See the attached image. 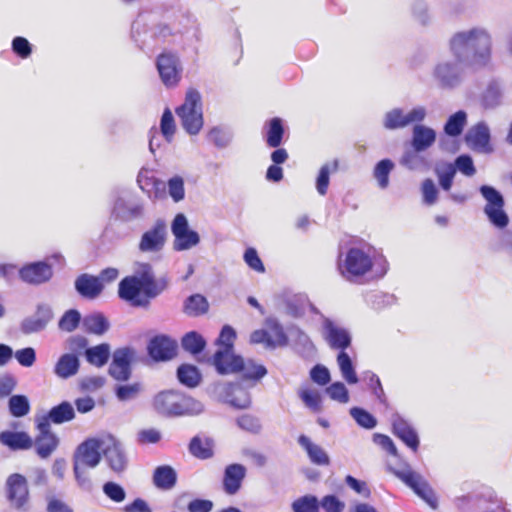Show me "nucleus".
Here are the masks:
<instances>
[{
	"instance_id": "obj_1",
	"label": "nucleus",
	"mask_w": 512,
	"mask_h": 512,
	"mask_svg": "<svg viewBox=\"0 0 512 512\" xmlns=\"http://www.w3.org/2000/svg\"><path fill=\"white\" fill-rule=\"evenodd\" d=\"M448 46L451 54L465 59L468 66L486 67L492 61L493 38L485 27L474 26L455 32Z\"/></svg>"
},
{
	"instance_id": "obj_2",
	"label": "nucleus",
	"mask_w": 512,
	"mask_h": 512,
	"mask_svg": "<svg viewBox=\"0 0 512 512\" xmlns=\"http://www.w3.org/2000/svg\"><path fill=\"white\" fill-rule=\"evenodd\" d=\"M162 289L154 281L151 266L138 264L135 275L124 278L119 284L120 298L140 306L147 303L148 298L155 297Z\"/></svg>"
},
{
	"instance_id": "obj_3",
	"label": "nucleus",
	"mask_w": 512,
	"mask_h": 512,
	"mask_svg": "<svg viewBox=\"0 0 512 512\" xmlns=\"http://www.w3.org/2000/svg\"><path fill=\"white\" fill-rule=\"evenodd\" d=\"M113 444L112 435H101L89 438L81 443L74 456V472L79 480L86 468H95L101 460L104 447Z\"/></svg>"
},
{
	"instance_id": "obj_4",
	"label": "nucleus",
	"mask_w": 512,
	"mask_h": 512,
	"mask_svg": "<svg viewBox=\"0 0 512 512\" xmlns=\"http://www.w3.org/2000/svg\"><path fill=\"white\" fill-rule=\"evenodd\" d=\"M236 338L234 329L230 326H224L217 339L218 350L216 351L213 364L220 374L234 373L240 366L241 357L233 352V343Z\"/></svg>"
},
{
	"instance_id": "obj_5",
	"label": "nucleus",
	"mask_w": 512,
	"mask_h": 512,
	"mask_svg": "<svg viewBox=\"0 0 512 512\" xmlns=\"http://www.w3.org/2000/svg\"><path fill=\"white\" fill-rule=\"evenodd\" d=\"M183 128L190 135H196L203 127L201 95L195 89L187 91L184 103L176 109Z\"/></svg>"
},
{
	"instance_id": "obj_6",
	"label": "nucleus",
	"mask_w": 512,
	"mask_h": 512,
	"mask_svg": "<svg viewBox=\"0 0 512 512\" xmlns=\"http://www.w3.org/2000/svg\"><path fill=\"white\" fill-rule=\"evenodd\" d=\"M465 65V59L452 55V58L442 59L434 66L433 77L439 86L454 88L462 81Z\"/></svg>"
},
{
	"instance_id": "obj_7",
	"label": "nucleus",
	"mask_w": 512,
	"mask_h": 512,
	"mask_svg": "<svg viewBox=\"0 0 512 512\" xmlns=\"http://www.w3.org/2000/svg\"><path fill=\"white\" fill-rule=\"evenodd\" d=\"M480 193L486 201L484 213L492 225L499 229L505 228L509 223V217L504 211V198L494 187L483 185Z\"/></svg>"
},
{
	"instance_id": "obj_8",
	"label": "nucleus",
	"mask_w": 512,
	"mask_h": 512,
	"mask_svg": "<svg viewBox=\"0 0 512 512\" xmlns=\"http://www.w3.org/2000/svg\"><path fill=\"white\" fill-rule=\"evenodd\" d=\"M171 232L174 237L173 249L186 251L196 247L200 243L198 232L190 228L187 217L178 213L171 224Z\"/></svg>"
},
{
	"instance_id": "obj_9",
	"label": "nucleus",
	"mask_w": 512,
	"mask_h": 512,
	"mask_svg": "<svg viewBox=\"0 0 512 512\" xmlns=\"http://www.w3.org/2000/svg\"><path fill=\"white\" fill-rule=\"evenodd\" d=\"M371 267L372 261L370 257L357 248L350 249L345 257L339 261V271L347 279L364 275Z\"/></svg>"
},
{
	"instance_id": "obj_10",
	"label": "nucleus",
	"mask_w": 512,
	"mask_h": 512,
	"mask_svg": "<svg viewBox=\"0 0 512 512\" xmlns=\"http://www.w3.org/2000/svg\"><path fill=\"white\" fill-rule=\"evenodd\" d=\"M157 70L162 83L167 87L176 86L182 75V66L177 55L162 53L156 61Z\"/></svg>"
},
{
	"instance_id": "obj_11",
	"label": "nucleus",
	"mask_w": 512,
	"mask_h": 512,
	"mask_svg": "<svg viewBox=\"0 0 512 512\" xmlns=\"http://www.w3.org/2000/svg\"><path fill=\"white\" fill-rule=\"evenodd\" d=\"M395 475L407 484L431 508L437 507V498L423 477L410 469L396 471Z\"/></svg>"
},
{
	"instance_id": "obj_12",
	"label": "nucleus",
	"mask_w": 512,
	"mask_h": 512,
	"mask_svg": "<svg viewBox=\"0 0 512 512\" xmlns=\"http://www.w3.org/2000/svg\"><path fill=\"white\" fill-rule=\"evenodd\" d=\"M426 114V108L423 106L414 107L408 112L394 108L385 114L384 126L388 129L403 128L409 124L421 122Z\"/></svg>"
},
{
	"instance_id": "obj_13",
	"label": "nucleus",
	"mask_w": 512,
	"mask_h": 512,
	"mask_svg": "<svg viewBox=\"0 0 512 512\" xmlns=\"http://www.w3.org/2000/svg\"><path fill=\"white\" fill-rule=\"evenodd\" d=\"M167 239V226L164 221L158 220L145 231L138 244L143 253H156L163 249Z\"/></svg>"
},
{
	"instance_id": "obj_14",
	"label": "nucleus",
	"mask_w": 512,
	"mask_h": 512,
	"mask_svg": "<svg viewBox=\"0 0 512 512\" xmlns=\"http://www.w3.org/2000/svg\"><path fill=\"white\" fill-rule=\"evenodd\" d=\"M135 355L130 348H121L114 352L113 360L109 367L110 375L118 381H126L131 375L130 363Z\"/></svg>"
},
{
	"instance_id": "obj_15",
	"label": "nucleus",
	"mask_w": 512,
	"mask_h": 512,
	"mask_svg": "<svg viewBox=\"0 0 512 512\" xmlns=\"http://www.w3.org/2000/svg\"><path fill=\"white\" fill-rule=\"evenodd\" d=\"M465 140L467 145L477 152L485 154L493 152V147L490 144V130L483 122L471 127L466 134Z\"/></svg>"
},
{
	"instance_id": "obj_16",
	"label": "nucleus",
	"mask_w": 512,
	"mask_h": 512,
	"mask_svg": "<svg viewBox=\"0 0 512 512\" xmlns=\"http://www.w3.org/2000/svg\"><path fill=\"white\" fill-rule=\"evenodd\" d=\"M176 351V341L164 335L154 337L148 345L149 355L156 361L171 360L176 355Z\"/></svg>"
},
{
	"instance_id": "obj_17",
	"label": "nucleus",
	"mask_w": 512,
	"mask_h": 512,
	"mask_svg": "<svg viewBox=\"0 0 512 512\" xmlns=\"http://www.w3.org/2000/svg\"><path fill=\"white\" fill-rule=\"evenodd\" d=\"M8 497L12 505L21 509L28 501V487L25 477L13 474L7 479Z\"/></svg>"
},
{
	"instance_id": "obj_18",
	"label": "nucleus",
	"mask_w": 512,
	"mask_h": 512,
	"mask_svg": "<svg viewBox=\"0 0 512 512\" xmlns=\"http://www.w3.org/2000/svg\"><path fill=\"white\" fill-rule=\"evenodd\" d=\"M181 393L176 391H162L153 401L155 410L166 416H179Z\"/></svg>"
},
{
	"instance_id": "obj_19",
	"label": "nucleus",
	"mask_w": 512,
	"mask_h": 512,
	"mask_svg": "<svg viewBox=\"0 0 512 512\" xmlns=\"http://www.w3.org/2000/svg\"><path fill=\"white\" fill-rule=\"evenodd\" d=\"M40 436L36 440L38 454L45 458L49 456L58 444L56 436L50 432V423L47 418L38 419L37 422Z\"/></svg>"
},
{
	"instance_id": "obj_20",
	"label": "nucleus",
	"mask_w": 512,
	"mask_h": 512,
	"mask_svg": "<svg viewBox=\"0 0 512 512\" xmlns=\"http://www.w3.org/2000/svg\"><path fill=\"white\" fill-rule=\"evenodd\" d=\"M20 278L30 284H40L49 280L52 270L49 265L39 262L27 265L19 270Z\"/></svg>"
},
{
	"instance_id": "obj_21",
	"label": "nucleus",
	"mask_w": 512,
	"mask_h": 512,
	"mask_svg": "<svg viewBox=\"0 0 512 512\" xmlns=\"http://www.w3.org/2000/svg\"><path fill=\"white\" fill-rule=\"evenodd\" d=\"M80 368V361L76 353H64L56 361L53 372L60 379L75 376Z\"/></svg>"
},
{
	"instance_id": "obj_22",
	"label": "nucleus",
	"mask_w": 512,
	"mask_h": 512,
	"mask_svg": "<svg viewBox=\"0 0 512 512\" xmlns=\"http://www.w3.org/2000/svg\"><path fill=\"white\" fill-rule=\"evenodd\" d=\"M324 336L331 347L345 349L350 345L348 332L329 319H324Z\"/></svg>"
},
{
	"instance_id": "obj_23",
	"label": "nucleus",
	"mask_w": 512,
	"mask_h": 512,
	"mask_svg": "<svg viewBox=\"0 0 512 512\" xmlns=\"http://www.w3.org/2000/svg\"><path fill=\"white\" fill-rule=\"evenodd\" d=\"M436 140V132L425 125L417 124L413 128L411 145L416 152L430 148Z\"/></svg>"
},
{
	"instance_id": "obj_24",
	"label": "nucleus",
	"mask_w": 512,
	"mask_h": 512,
	"mask_svg": "<svg viewBox=\"0 0 512 512\" xmlns=\"http://www.w3.org/2000/svg\"><path fill=\"white\" fill-rule=\"evenodd\" d=\"M246 475V468L241 464H231L225 469L223 486L228 494H235L241 487Z\"/></svg>"
},
{
	"instance_id": "obj_25",
	"label": "nucleus",
	"mask_w": 512,
	"mask_h": 512,
	"mask_svg": "<svg viewBox=\"0 0 512 512\" xmlns=\"http://www.w3.org/2000/svg\"><path fill=\"white\" fill-rule=\"evenodd\" d=\"M75 288L81 296L94 299L102 292L103 283L97 277L83 274L76 279Z\"/></svg>"
},
{
	"instance_id": "obj_26",
	"label": "nucleus",
	"mask_w": 512,
	"mask_h": 512,
	"mask_svg": "<svg viewBox=\"0 0 512 512\" xmlns=\"http://www.w3.org/2000/svg\"><path fill=\"white\" fill-rule=\"evenodd\" d=\"M394 433L411 449L417 450L419 439L414 429L400 416L392 421Z\"/></svg>"
},
{
	"instance_id": "obj_27",
	"label": "nucleus",
	"mask_w": 512,
	"mask_h": 512,
	"mask_svg": "<svg viewBox=\"0 0 512 512\" xmlns=\"http://www.w3.org/2000/svg\"><path fill=\"white\" fill-rule=\"evenodd\" d=\"M299 445L306 451L310 461L316 465L326 466L329 464L330 459L326 451L318 444L311 441L305 435L298 438Z\"/></svg>"
},
{
	"instance_id": "obj_28",
	"label": "nucleus",
	"mask_w": 512,
	"mask_h": 512,
	"mask_svg": "<svg viewBox=\"0 0 512 512\" xmlns=\"http://www.w3.org/2000/svg\"><path fill=\"white\" fill-rule=\"evenodd\" d=\"M53 318L52 309L49 306H39L35 318L26 319L22 324L25 333L37 332L45 328L47 323Z\"/></svg>"
},
{
	"instance_id": "obj_29",
	"label": "nucleus",
	"mask_w": 512,
	"mask_h": 512,
	"mask_svg": "<svg viewBox=\"0 0 512 512\" xmlns=\"http://www.w3.org/2000/svg\"><path fill=\"white\" fill-rule=\"evenodd\" d=\"M0 442L13 450H26L32 447L33 441L25 432L4 431L0 434Z\"/></svg>"
},
{
	"instance_id": "obj_30",
	"label": "nucleus",
	"mask_w": 512,
	"mask_h": 512,
	"mask_svg": "<svg viewBox=\"0 0 512 512\" xmlns=\"http://www.w3.org/2000/svg\"><path fill=\"white\" fill-rule=\"evenodd\" d=\"M104 456L106 457L109 466L116 472H121L125 469L127 461L123 453L120 443L113 437V444L109 447H104Z\"/></svg>"
},
{
	"instance_id": "obj_31",
	"label": "nucleus",
	"mask_w": 512,
	"mask_h": 512,
	"mask_svg": "<svg viewBox=\"0 0 512 512\" xmlns=\"http://www.w3.org/2000/svg\"><path fill=\"white\" fill-rule=\"evenodd\" d=\"M266 330L269 332V345L270 349H274L276 347H282L287 345L288 337L285 334L283 327L279 323V321L274 317H268L265 320Z\"/></svg>"
},
{
	"instance_id": "obj_32",
	"label": "nucleus",
	"mask_w": 512,
	"mask_h": 512,
	"mask_svg": "<svg viewBox=\"0 0 512 512\" xmlns=\"http://www.w3.org/2000/svg\"><path fill=\"white\" fill-rule=\"evenodd\" d=\"M298 396L304 405L313 412L322 410V396L319 390L311 386H301L298 390Z\"/></svg>"
},
{
	"instance_id": "obj_33",
	"label": "nucleus",
	"mask_w": 512,
	"mask_h": 512,
	"mask_svg": "<svg viewBox=\"0 0 512 512\" xmlns=\"http://www.w3.org/2000/svg\"><path fill=\"white\" fill-rule=\"evenodd\" d=\"M87 361L97 367L104 366L110 356V347L108 344H99L85 350Z\"/></svg>"
},
{
	"instance_id": "obj_34",
	"label": "nucleus",
	"mask_w": 512,
	"mask_h": 512,
	"mask_svg": "<svg viewBox=\"0 0 512 512\" xmlns=\"http://www.w3.org/2000/svg\"><path fill=\"white\" fill-rule=\"evenodd\" d=\"M177 377L181 384L194 388L201 381V374L198 369L190 364H183L177 370Z\"/></svg>"
},
{
	"instance_id": "obj_35",
	"label": "nucleus",
	"mask_w": 512,
	"mask_h": 512,
	"mask_svg": "<svg viewBox=\"0 0 512 512\" xmlns=\"http://www.w3.org/2000/svg\"><path fill=\"white\" fill-rule=\"evenodd\" d=\"M189 448L195 457L208 459L213 455L214 443L210 438L194 437L190 442Z\"/></svg>"
},
{
	"instance_id": "obj_36",
	"label": "nucleus",
	"mask_w": 512,
	"mask_h": 512,
	"mask_svg": "<svg viewBox=\"0 0 512 512\" xmlns=\"http://www.w3.org/2000/svg\"><path fill=\"white\" fill-rule=\"evenodd\" d=\"M225 388L229 391L227 401L232 406L239 409H246L250 406L251 400L248 392L233 384H229Z\"/></svg>"
},
{
	"instance_id": "obj_37",
	"label": "nucleus",
	"mask_w": 512,
	"mask_h": 512,
	"mask_svg": "<svg viewBox=\"0 0 512 512\" xmlns=\"http://www.w3.org/2000/svg\"><path fill=\"white\" fill-rule=\"evenodd\" d=\"M74 416L75 412L73 406L69 402H62L58 406L53 407L46 418L48 421L61 424L72 420Z\"/></svg>"
},
{
	"instance_id": "obj_38",
	"label": "nucleus",
	"mask_w": 512,
	"mask_h": 512,
	"mask_svg": "<svg viewBox=\"0 0 512 512\" xmlns=\"http://www.w3.org/2000/svg\"><path fill=\"white\" fill-rule=\"evenodd\" d=\"M153 480L158 488L170 489L175 485L176 473L169 466H161L155 470Z\"/></svg>"
},
{
	"instance_id": "obj_39",
	"label": "nucleus",
	"mask_w": 512,
	"mask_h": 512,
	"mask_svg": "<svg viewBox=\"0 0 512 512\" xmlns=\"http://www.w3.org/2000/svg\"><path fill=\"white\" fill-rule=\"evenodd\" d=\"M337 363L343 379L348 384H356L358 382V377L350 356L346 352H340L337 356Z\"/></svg>"
},
{
	"instance_id": "obj_40",
	"label": "nucleus",
	"mask_w": 512,
	"mask_h": 512,
	"mask_svg": "<svg viewBox=\"0 0 512 512\" xmlns=\"http://www.w3.org/2000/svg\"><path fill=\"white\" fill-rule=\"evenodd\" d=\"M466 124H467L466 112L458 111L448 118V120L444 126V131L447 135L455 137L462 133Z\"/></svg>"
},
{
	"instance_id": "obj_41",
	"label": "nucleus",
	"mask_w": 512,
	"mask_h": 512,
	"mask_svg": "<svg viewBox=\"0 0 512 512\" xmlns=\"http://www.w3.org/2000/svg\"><path fill=\"white\" fill-rule=\"evenodd\" d=\"M84 328L93 334L101 335L109 328V323L101 314H91L83 319Z\"/></svg>"
},
{
	"instance_id": "obj_42",
	"label": "nucleus",
	"mask_w": 512,
	"mask_h": 512,
	"mask_svg": "<svg viewBox=\"0 0 512 512\" xmlns=\"http://www.w3.org/2000/svg\"><path fill=\"white\" fill-rule=\"evenodd\" d=\"M393 168L394 163L389 159H383L376 164L373 171V176L381 189H385L388 187L389 174L393 170Z\"/></svg>"
},
{
	"instance_id": "obj_43",
	"label": "nucleus",
	"mask_w": 512,
	"mask_h": 512,
	"mask_svg": "<svg viewBox=\"0 0 512 512\" xmlns=\"http://www.w3.org/2000/svg\"><path fill=\"white\" fill-rule=\"evenodd\" d=\"M204 404L190 396L181 394L179 416H196L204 412Z\"/></svg>"
},
{
	"instance_id": "obj_44",
	"label": "nucleus",
	"mask_w": 512,
	"mask_h": 512,
	"mask_svg": "<svg viewBox=\"0 0 512 512\" xmlns=\"http://www.w3.org/2000/svg\"><path fill=\"white\" fill-rule=\"evenodd\" d=\"M208 310V302L205 297L199 294L190 296L184 306V311L189 316H199Z\"/></svg>"
},
{
	"instance_id": "obj_45",
	"label": "nucleus",
	"mask_w": 512,
	"mask_h": 512,
	"mask_svg": "<svg viewBox=\"0 0 512 512\" xmlns=\"http://www.w3.org/2000/svg\"><path fill=\"white\" fill-rule=\"evenodd\" d=\"M242 371L245 378L248 379H261L267 373L266 368L263 365L256 364L252 360H244L241 358L240 366L235 370L234 373Z\"/></svg>"
},
{
	"instance_id": "obj_46",
	"label": "nucleus",
	"mask_w": 512,
	"mask_h": 512,
	"mask_svg": "<svg viewBox=\"0 0 512 512\" xmlns=\"http://www.w3.org/2000/svg\"><path fill=\"white\" fill-rule=\"evenodd\" d=\"M435 172L438 176L441 187L446 191L450 190L456 174V168L454 165L451 163L439 164L436 166Z\"/></svg>"
},
{
	"instance_id": "obj_47",
	"label": "nucleus",
	"mask_w": 512,
	"mask_h": 512,
	"mask_svg": "<svg viewBox=\"0 0 512 512\" xmlns=\"http://www.w3.org/2000/svg\"><path fill=\"white\" fill-rule=\"evenodd\" d=\"M8 406L14 417H23L30 411L29 399L25 395H13L9 399Z\"/></svg>"
},
{
	"instance_id": "obj_48",
	"label": "nucleus",
	"mask_w": 512,
	"mask_h": 512,
	"mask_svg": "<svg viewBox=\"0 0 512 512\" xmlns=\"http://www.w3.org/2000/svg\"><path fill=\"white\" fill-rule=\"evenodd\" d=\"M503 89L500 84L490 83L483 95V103L488 108H494L502 103Z\"/></svg>"
},
{
	"instance_id": "obj_49",
	"label": "nucleus",
	"mask_w": 512,
	"mask_h": 512,
	"mask_svg": "<svg viewBox=\"0 0 512 512\" xmlns=\"http://www.w3.org/2000/svg\"><path fill=\"white\" fill-rule=\"evenodd\" d=\"M182 346L186 351L192 354H198L204 349L205 340L200 334L192 331L183 337Z\"/></svg>"
},
{
	"instance_id": "obj_50",
	"label": "nucleus",
	"mask_w": 512,
	"mask_h": 512,
	"mask_svg": "<svg viewBox=\"0 0 512 512\" xmlns=\"http://www.w3.org/2000/svg\"><path fill=\"white\" fill-rule=\"evenodd\" d=\"M337 170V164H325L320 168L316 179V189L320 195H325L329 185V177L332 172Z\"/></svg>"
},
{
	"instance_id": "obj_51",
	"label": "nucleus",
	"mask_w": 512,
	"mask_h": 512,
	"mask_svg": "<svg viewBox=\"0 0 512 512\" xmlns=\"http://www.w3.org/2000/svg\"><path fill=\"white\" fill-rule=\"evenodd\" d=\"M294 512H318L319 501L315 496L305 495L292 503Z\"/></svg>"
},
{
	"instance_id": "obj_52",
	"label": "nucleus",
	"mask_w": 512,
	"mask_h": 512,
	"mask_svg": "<svg viewBox=\"0 0 512 512\" xmlns=\"http://www.w3.org/2000/svg\"><path fill=\"white\" fill-rule=\"evenodd\" d=\"M420 152H416L415 149L407 150L403 153L400 158V164L408 168L409 170H419L425 166V160L419 155Z\"/></svg>"
},
{
	"instance_id": "obj_53",
	"label": "nucleus",
	"mask_w": 512,
	"mask_h": 512,
	"mask_svg": "<svg viewBox=\"0 0 512 512\" xmlns=\"http://www.w3.org/2000/svg\"><path fill=\"white\" fill-rule=\"evenodd\" d=\"M350 415L363 428L372 429L377 424L375 417L364 409L354 407L350 410Z\"/></svg>"
},
{
	"instance_id": "obj_54",
	"label": "nucleus",
	"mask_w": 512,
	"mask_h": 512,
	"mask_svg": "<svg viewBox=\"0 0 512 512\" xmlns=\"http://www.w3.org/2000/svg\"><path fill=\"white\" fill-rule=\"evenodd\" d=\"M328 396L339 403L346 404L349 402V392L342 382H334L326 388Z\"/></svg>"
},
{
	"instance_id": "obj_55",
	"label": "nucleus",
	"mask_w": 512,
	"mask_h": 512,
	"mask_svg": "<svg viewBox=\"0 0 512 512\" xmlns=\"http://www.w3.org/2000/svg\"><path fill=\"white\" fill-rule=\"evenodd\" d=\"M168 193L174 202H180L185 197L184 180L180 176H174L168 180Z\"/></svg>"
},
{
	"instance_id": "obj_56",
	"label": "nucleus",
	"mask_w": 512,
	"mask_h": 512,
	"mask_svg": "<svg viewBox=\"0 0 512 512\" xmlns=\"http://www.w3.org/2000/svg\"><path fill=\"white\" fill-rule=\"evenodd\" d=\"M160 129L162 135L165 139L170 142L173 138V135L176 131V125L174 121V117L172 112L169 109H166L162 114L160 121Z\"/></svg>"
},
{
	"instance_id": "obj_57",
	"label": "nucleus",
	"mask_w": 512,
	"mask_h": 512,
	"mask_svg": "<svg viewBox=\"0 0 512 512\" xmlns=\"http://www.w3.org/2000/svg\"><path fill=\"white\" fill-rule=\"evenodd\" d=\"M283 135V127L279 118H274L270 121L267 143L271 147H277L280 145Z\"/></svg>"
},
{
	"instance_id": "obj_58",
	"label": "nucleus",
	"mask_w": 512,
	"mask_h": 512,
	"mask_svg": "<svg viewBox=\"0 0 512 512\" xmlns=\"http://www.w3.org/2000/svg\"><path fill=\"white\" fill-rule=\"evenodd\" d=\"M81 320V315L77 310H68L59 321V328L66 332L75 330Z\"/></svg>"
},
{
	"instance_id": "obj_59",
	"label": "nucleus",
	"mask_w": 512,
	"mask_h": 512,
	"mask_svg": "<svg viewBox=\"0 0 512 512\" xmlns=\"http://www.w3.org/2000/svg\"><path fill=\"white\" fill-rule=\"evenodd\" d=\"M141 390L142 386L138 382L120 385L116 389V396L120 401H128L136 398Z\"/></svg>"
},
{
	"instance_id": "obj_60",
	"label": "nucleus",
	"mask_w": 512,
	"mask_h": 512,
	"mask_svg": "<svg viewBox=\"0 0 512 512\" xmlns=\"http://www.w3.org/2000/svg\"><path fill=\"white\" fill-rule=\"evenodd\" d=\"M104 494L116 503H121L126 498V492L122 486L115 482H107L103 485Z\"/></svg>"
},
{
	"instance_id": "obj_61",
	"label": "nucleus",
	"mask_w": 512,
	"mask_h": 512,
	"mask_svg": "<svg viewBox=\"0 0 512 512\" xmlns=\"http://www.w3.org/2000/svg\"><path fill=\"white\" fill-rule=\"evenodd\" d=\"M423 202L427 205H433L438 199V189L431 179L423 181L421 186Z\"/></svg>"
},
{
	"instance_id": "obj_62",
	"label": "nucleus",
	"mask_w": 512,
	"mask_h": 512,
	"mask_svg": "<svg viewBox=\"0 0 512 512\" xmlns=\"http://www.w3.org/2000/svg\"><path fill=\"white\" fill-rule=\"evenodd\" d=\"M13 356L23 367H31L36 361V352L32 347L19 349L15 353L13 352Z\"/></svg>"
},
{
	"instance_id": "obj_63",
	"label": "nucleus",
	"mask_w": 512,
	"mask_h": 512,
	"mask_svg": "<svg viewBox=\"0 0 512 512\" xmlns=\"http://www.w3.org/2000/svg\"><path fill=\"white\" fill-rule=\"evenodd\" d=\"M326 512H343L345 509V503L334 495H327L322 498L319 502Z\"/></svg>"
},
{
	"instance_id": "obj_64",
	"label": "nucleus",
	"mask_w": 512,
	"mask_h": 512,
	"mask_svg": "<svg viewBox=\"0 0 512 512\" xmlns=\"http://www.w3.org/2000/svg\"><path fill=\"white\" fill-rule=\"evenodd\" d=\"M310 378L314 383L324 386L330 381V372L325 366L318 364L311 369Z\"/></svg>"
}]
</instances>
